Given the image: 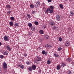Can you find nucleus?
I'll return each mask as SVG.
<instances>
[{"label": "nucleus", "instance_id": "nucleus-8", "mask_svg": "<svg viewBox=\"0 0 74 74\" xmlns=\"http://www.w3.org/2000/svg\"><path fill=\"white\" fill-rule=\"evenodd\" d=\"M44 38L46 40H48V38H49V36L48 35H45L44 36Z\"/></svg>", "mask_w": 74, "mask_h": 74}, {"label": "nucleus", "instance_id": "nucleus-30", "mask_svg": "<svg viewBox=\"0 0 74 74\" xmlns=\"http://www.w3.org/2000/svg\"><path fill=\"white\" fill-rule=\"evenodd\" d=\"M60 8H63V6L62 4H61L60 5Z\"/></svg>", "mask_w": 74, "mask_h": 74}, {"label": "nucleus", "instance_id": "nucleus-50", "mask_svg": "<svg viewBox=\"0 0 74 74\" xmlns=\"http://www.w3.org/2000/svg\"><path fill=\"white\" fill-rule=\"evenodd\" d=\"M68 30H71V28H70V27H69L68 28Z\"/></svg>", "mask_w": 74, "mask_h": 74}, {"label": "nucleus", "instance_id": "nucleus-1", "mask_svg": "<svg viewBox=\"0 0 74 74\" xmlns=\"http://www.w3.org/2000/svg\"><path fill=\"white\" fill-rule=\"evenodd\" d=\"M41 58L39 56H37L36 60H35V63H38V62H40L41 61Z\"/></svg>", "mask_w": 74, "mask_h": 74}, {"label": "nucleus", "instance_id": "nucleus-25", "mask_svg": "<svg viewBox=\"0 0 74 74\" xmlns=\"http://www.w3.org/2000/svg\"><path fill=\"white\" fill-rule=\"evenodd\" d=\"M50 8L51 9V10H53V8H54V7H53V6L51 5L50 6Z\"/></svg>", "mask_w": 74, "mask_h": 74}, {"label": "nucleus", "instance_id": "nucleus-23", "mask_svg": "<svg viewBox=\"0 0 74 74\" xmlns=\"http://www.w3.org/2000/svg\"><path fill=\"white\" fill-rule=\"evenodd\" d=\"M56 69L57 70H60V67L59 66H57L56 67Z\"/></svg>", "mask_w": 74, "mask_h": 74}, {"label": "nucleus", "instance_id": "nucleus-51", "mask_svg": "<svg viewBox=\"0 0 74 74\" xmlns=\"http://www.w3.org/2000/svg\"><path fill=\"white\" fill-rule=\"evenodd\" d=\"M21 65H20V64H18V67H21Z\"/></svg>", "mask_w": 74, "mask_h": 74}, {"label": "nucleus", "instance_id": "nucleus-12", "mask_svg": "<svg viewBox=\"0 0 74 74\" xmlns=\"http://www.w3.org/2000/svg\"><path fill=\"white\" fill-rule=\"evenodd\" d=\"M69 45H70V43L69 42H66L65 44V46L66 47H68V46H69Z\"/></svg>", "mask_w": 74, "mask_h": 74}, {"label": "nucleus", "instance_id": "nucleus-35", "mask_svg": "<svg viewBox=\"0 0 74 74\" xmlns=\"http://www.w3.org/2000/svg\"><path fill=\"white\" fill-rule=\"evenodd\" d=\"M59 41H62V38H61V37L59 38Z\"/></svg>", "mask_w": 74, "mask_h": 74}, {"label": "nucleus", "instance_id": "nucleus-52", "mask_svg": "<svg viewBox=\"0 0 74 74\" xmlns=\"http://www.w3.org/2000/svg\"><path fill=\"white\" fill-rule=\"evenodd\" d=\"M2 44V43H1V42H0V46H1Z\"/></svg>", "mask_w": 74, "mask_h": 74}, {"label": "nucleus", "instance_id": "nucleus-11", "mask_svg": "<svg viewBox=\"0 0 74 74\" xmlns=\"http://www.w3.org/2000/svg\"><path fill=\"white\" fill-rule=\"evenodd\" d=\"M64 66H66V64L64 63L63 62H62L61 64V67H64Z\"/></svg>", "mask_w": 74, "mask_h": 74}, {"label": "nucleus", "instance_id": "nucleus-2", "mask_svg": "<svg viewBox=\"0 0 74 74\" xmlns=\"http://www.w3.org/2000/svg\"><path fill=\"white\" fill-rule=\"evenodd\" d=\"M3 39L5 41H9V38H8V36H5L3 37Z\"/></svg>", "mask_w": 74, "mask_h": 74}, {"label": "nucleus", "instance_id": "nucleus-24", "mask_svg": "<svg viewBox=\"0 0 74 74\" xmlns=\"http://www.w3.org/2000/svg\"><path fill=\"white\" fill-rule=\"evenodd\" d=\"M50 10H51V8H48L47 9V10L46 11L47 12H48L50 11Z\"/></svg>", "mask_w": 74, "mask_h": 74}, {"label": "nucleus", "instance_id": "nucleus-5", "mask_svg": "<svg viewBox=\"0 0 74 74\" xmlns=\"http://www.w3.org/2000/svg\"><path fill=\"white\" fill-rule=\"evenodd\" d=\"M3 67L4 68H7V63H3Z\"/></svg>", "mask_w": 74, "mask_h": 74}, {"label": "nucleus", "instance_id": "nucleus-41", "mask_svg": "<svg viewBox=\"0 0 74 74\" xmlns=\"http://www.w3.org/2000/svg\"><path fill=\"white\" fill-rule=\"evenodd\" d=\"M40 41H42L43 40V38H40Z\"/></svg>", "mask_w": 74, "mask_h": 74}, {"label": "nucleus", "instance_id": "nucleus-22", "mask_svg": "<svg viewBox=\"0 0 74 74\" xmlns=\"http://www.w3.org/2000/svg\"><path fill=\"white\" fill-rule=\"evenodd\" d=\"M34 23L36 25H38V22L37 21H35Z\"/></svg>", "mask_w": 74, "mask_h": 74}, {"label": "nucleus", "instance_id": "nucleus-31", "mask_svg": "<svg viewBox=\"0 0 74 74\" xmlns=\"http://www.w3.org/2000/svg\"><path fill=\"white\" fill-rule=\"evenodd\" d=\"M42 54H43V55H45V51L44 50L42 51Z\"/></svg>", "mask_w": 74, "mask_h": 74}, {"label": "nucleus", "instance_id": "nucleus-39", "mask_svg": "<svg viewBox=\"0 0 74 74\" xmlns=\"http://www.w3.org/2000/svg\"><path fill=\"white\" fill-rule=\"evenodd\" d=\"M42 28L43 29H46V26L45 25H43L42 27Z\"/></svg>", "mask_w": 74, "mask_h": 74}, {"label": "nucleus", "instance_id": "nucleus-32", "mask_svg": "<svg viewBox=\"0 0 74 74\" xmlns=\"http://www.w3.org/2000/svg\"><path fill=\"white\" fill-rule=\"evenodd\" d=\"M58 51H61V50H62V48L61 47H59L58 48Z\"/></svg>", "mask_w": 74, "mask_h": 74}, {"label": "nucleus", "instance_id": "nucleus-10", "mask_svg": "<svg viewBox=\"0 0 74 74\" xmlns=\"http://www.w3.org/2000/svg\"><path fill=\"white\" fill-rule=\"evenodd\" d=\"M6 8L8 9H10L11 8V5L9 4L7 5H6Z\"/></svg>", "mask_w": 74, "mask_h": 74}, {"label": "nucleus", "instance_id": "nucleus-42", "mask_svg": "<svg viewBox=\"0 0 74 74\" xmlns=\"http://www.w3.org/2000/svg\"><path fill=\"white\" fill-rule=\"evenodd\" d=\"M5 55H6L8 54V53L7 52H5L3 53Z\"/></svg>", "mask_w": 74, "mask_h": 74}, {"label": "nucleus", "instance_id": "nucleus-45", "mask_svg": "<svg viewBox=\"0 0 74 74\" xmlns=\"http://www.w3.org/2000/svg\"><path fill=\"white\" fill-rule=\"evenodd\" d=\"M67 73H68L70 74V73H71V71H68Z\"/></svg>", "mask_w": 74, "mask_h": 74}, {"label": "nucleus", "instance_id": "nucleus-37", "mask_svg": "<svg viewBox=\"0 0 74 74\" xmlns=\"http://www.w3.org/2000/svg\"><path fill=\"white\" fill-rule=\"evenodd\" d=\"M19 25V24L18 23H16L14 24L15 26H18Z\"/></svg>", "mask_w": 74, "mask_h": 74}, {"label": "nucleus", "instance_id": "nucleus-28", "mask_svg": "<svg viewBox=\"0 0 74 74\" xmlns=\"http://www.w3.org/2000/svg\"><path fill=\"white\" fill-rule=\"evenodd\" d=\"M54 56H55V57H58V56H59V55L56 53L54 54Z\"/></svg>", "mask_w": 74, "mask_h": 74}, {"label": "nucleus", "instance_id": "nucleus-6", "mask_svg": "<svg viewBox=\"0 0 74 74\" xmlns=\"http://www.w3.org/2000/svg\"><path fill=\"white\" fill-rule=\"evenodd\" d=\"M56 20L57 21L60 20V16L59 15H56Z\"/></svg>", "mask_w": 74, "mask_h": 74}, {"label": "nucleus", "instance_id": "nucleus-34", "mask_svg": "<svg viewBox=\"0 0 74 74\" xmlns=\"http://www.w3.org/2000/svg\"><path fill=\"white\" fill-rule=\"evenodd\" d=\"M53 12V10H50L49 13H50V14H52V13Z\"/></svg>", "mask_w": 74, "mask_h": 74}, {"label": "nucleus", "instance_id": "nucleus-36", "mask_svg": "<svg viewBox=\"0 0 74 74\" xmlns=\"http://www.w3.org/2000/svg\"><path fill=\"white\" fill-rule=\"evenodd\" d=\"M4 58V56L3 55H1L0 56V58L2 59Z\"/></svg>", "mask_w": 74, "mask_h": 74}, {"label": "nucleus", "instance_id": "nucleus-19", "mask_svg": "<svg viewBox=\"0 0 74 74\" xmlns=\"http://www.w3.org/2000/svg\"><path fill=\"white\" fill-rule=\"evenodd\" d=\"M9 25L11 26H13V22H12V21L10 22L9 23Z\"/></svg>", "mask_w": 74, "mask_h": 74}, {"label": "nucleus", "instance_id": "nucleus-3", "mask_svg": "<svg viewBox=\"0 0 74 74\" xmlns=\"http://www.w3.org/2000/svg\"><path fill=\"white\" fill-rule=\"evenodd\" d=\"M66 60L68 63H70L72 61V59L71 58H68L66 59Z\"/></svg>", "mask_w": 74, "mask_h": 74}, {"label": "nucleus", "instance_id": "nucleus-38", "mask_svg": "<svg viewBox=\"0 0 74 74\" xmlns=\"http://www.w3.org/2000/svg\"><path fill=\"white\" fill-rule=\"evenodd\" d=\"M53 30H56V27L55 26L53 27Z\"/></svg>", "mask_w": 74, "mask_h": 74}, {"label": "nucleus", "instance_id": "nucleus-46", "mask_svg": "<svg viewBox=\"0 0 74 74\" xmlns=\"http://www.w3.org/2000/svg\"><path fill=\"white\" fill-rule=\"evenodd\" d=\"M27 54H25L24 55V56H25V57H26V56H27Z\"/></svg>", "mask_w": 74, "mask_h": 74}, {"label": "nucleus", "instance_id": "nucleus-53", "mask_svg": "<svg viewBox=\"0 0 74 74\" xmlns=\"http://www.w3.org/2000/svg\"><path fill=\"white\" fill-rule=\"evenodd\" d=\"M42 4H43V5H44V4H45L44 3H43Z\"/></svg>", "mask_w": 74, "mask_h": 74}, {"label": "nucleus", "instance_id": "nucleus-48", "mask_svg": "<svg viewBox=\"0 0 74 74\" xmlns=\"http://www.w3.org/2000/svg\"><path fill=\"white\" fill-rule=\"evenodd\" d=\"M48 0V2H49V3H51V1H52V0Z\"/></svg>", "mask_w": 74, "mask_h": 74}, {"label": "nucleus", "instance_id": "nucleus-43", "mask_svg": "<svg viewBox=\"0 0 74 74\" xmlns=\"http://www.w3.org/2000/svg\"><path fill=\"white\" fill-rule=\"evenodd\" d=\"M11 12L10 11H9L7 12L8 14H11Z\"/></svg>", "mask_w": 74, "mask_h": 74}, {"label": "nucleus", "instance_id": "nucleus-16", "mask_svg": "<svg viewBox=\"0 0 74 74\" xmlns=\"http://www.w3.org/2000/svg\"><path fill=\"white\" fill-rule=\"evenodd\" d=\"M36 4L37 5H40V2L39 1H37L36 2Z\"/></svg>", "mask_w": 74, "mask_h": 74}, {"label": "nucleus", "instance_id": "nucleus-49", "mask_svg": "<svg viewBox=\"0 0 74 74\" xmlns=\"http://www.w3.org/2000/svg\"><path fill=\"white\" fill-rule=\"evenodd\" d=\"M41 69H39L38 71V73H41Z\"/></svg>", "mask_w": 74, "mask_h": 74}, {"label": "nucleus", "instance_id": "nucleus-47", "mask_svg": "<svg viewBox=\"0 0 74 74\" xmlns=\"http://www.w3.org/2000/svg\"><path fill=\"white\" fill-rule=\"evenodd\" d=\"M35 6L36 8H37V7H38V5H35Z\"/></svg>", "mask_w": 74, "mask_h": 74}, {"label": "nucleus", "instance_id": "nucleus-21", "mask_svg": "<svg viewBox=\"0 0 74 74\" xmlns=\"http://www.w3.org/2000/svg\"><path fill=\"white\" fill-rule=\"evenodd\" d=\"M31 29L32 31H34V30H35V27H31Z\"/></svg>", "mask_w": 74, "mask_h": 74}, {"label": "nucleus", "instance_id": "nucleus-33", "mask_svg": "<svg viewBox=\"0 0 74 74\" xmlns=\"http://www.w3.org/2000/svg\"><path fill=\"white\" fill-rule=\"evenodd\" d=\"M10 19L12 21H14V17H11L10 18Z\"/></svg>", "mask_w": 74, "mask_h": 74}, {"label": "nucleus", "instance_id": "nucleus-44", "mask_svg": "<svg viewBox=\"0 0 74 74\" xmlns=\"http://www.w3.org/2000/svg\"><path fill=\"white\" fill-rule=\"evenodd\" d=\"M32 14H35V11H33L32 12Z\"/></svg>", "mask_w": 74, "mask_h": 74}, {"label": "nucleus", "instance_id": "nucleus-20", "mask_svg": "<svg viewBox=\"0 0 74 74\" xmlns=\"http://www.w3.org/2000/svg\"><path fill=\"white\" fill-rule=\"evenodd\" d=\"M39 33L40 34H44V31L42 30H40L39 31Z\"/></svg>", "mask_w": 74, "mask_h": 74}, {"label": "nucleus", "instance_id": "nucleus-4", "mask_svg": "<svg viewBox=\"0 0 74 74\" xmlns=\"http://www.w3.org/2000/svg\"><path fill=\"white\" fill-rule=\"evenodd\" d=\"M6 49L8 50L9 51H11V49L9 46H6Z\"/></svg>", "mask_w": 74, "mask_h": 74}, {"label": "nucleus", "instance_id": "nucleus-13", "mask_svg": "<svg viewBox=\"0 0 74 74\" xmlns=\"http://www.w3.org/2000/svg\"><path fill=\"white\" fill-rule=\"evenodd\" d=\"M45 47L47 48H51L52 47V46L51 45H48L47 44L45 45Z\"/></svg>", "mask_w": 74, "mask_h": 74}, {"label": "nucleus", "instance_id": "nucleus-17", "mask_svg": "<svg viewBox=\"0 0 74 74\" xmlns=\"http://www.w3.org/2000/svg\"><path fill=\"white\" fill-rule=\"evenodd\" d=\"M28 25L29 27H32V23H29L28 24Z\"/></svg>", "mask_w": 74, "mask_h": 74}, {"label": "nucleus", "instance_id": "nucleus-7", "mask_svg": "<svg viewBox=\"0 0 74 74\" xmlns=\"http://www.w3.org/2000/svg\"><path fill=\"white\" fill-rule=\"evenodd\" d=\"M49 25H50L51 26H54V25H55V23L53 22L50 21L49 22Z\"/></svg>", "mask_w": 74, "mask_h": 74}, {"label": "nucleus", "instance_id": "nucleus-15", "mask_svg": "<svg viewBox=\"0 0 74 74\" xmlns=\"http://www.w3.org/2000/svg\"><path fill=\"white\" fill-rule=\"evenodd\" d=\"M30 7L31 8H34V6L33 4H32L30 5Z\"/></svg>", "mask_w": 74, "mask_h": 74}, {"label": "nucleus", "instance_id": "nucleus-14", "mask_svg": "<svg viewBox=\"0 0 74 74\" xmlns=\"http://www.w3.org/2000/svg\"><path fill=\"white\" fill-rule=\"evenodd\" d=\"M28 69L29 71H32V68L31 67H29L28 68Z\"/></svg>", "mask_w": 74, "mask_h": 74}, {"label": "nucleus", "instance_id": "nucleus-29", "mask_svg": "<svg viewBox=\"0 0 74 74\" xmlns=\"http://www.w3.org/2000/svg\"><path fill=\"white\" fill-rule=\"evenodd\" d=\"M20 67L21 69H23L25 68V66L23 65H22L20 66Z\"/></svg>", "mask_w": 74, "mask_h": 74}, {"label": "nucleus", "instance_id": "nucleus-27", "mask_svg": "<svg viewBox=\"0 0 74 74\" xmlns=\"http://www.w3.org/2000/svg\"><path fill=\"white\" fill-rule=\"evenodd\" d=\"M27 17L28 18H30V15L29 14H27Z\"/></svg>", "mask_w": 74, "mask_h": 74}, {"label": "nucleus", "instance_id": "nucleus-18", "mask_svg": "<svg viewBox=\"0 0 74 74\" xmlns=\"http://www.w3.org/2000/svg\"><path fill=\"white\" fill-rule=\"evenodd\" d=\"M74 15V12L73 11H71L70 13V15L71 16H73Z\"/></svg>", "mask_w": 74, "mask_h": 74}, {"label": "nucleus", "instance_id": "nucleus-26", "mask_svg": "<svg viewBox=\"0 0 74 74\" xmlns=\"http://www.w3.org/2000/svg\"><path fill=\"white\" fill-rule=\"evenodd\" d=\"M47 64H51V61L48 60L47 62Z\"/></svg>", "mask_w": 74, "mask_h": 74}, {"label": "nucleus", "instance_id": "nucleus-9", "mask_svg": "<svg viewBox=\"0 0 74 74\" xmlns=\"http://www.w3.org/2000/svg\"><path fill=\"white\" fill-rule=\"evenodd\" d=\"M32 67L33 70H36V66L34 65H32Z\"/></svg>", "mask_w": 74, "mask_h": 74}, {"label": "nucleus", "instance_id": "nucleus-40", "mask_svg": "<svg viewBox=\"0 0 74 74\" xmlns=\"http://www.w3.org/2000/svg\"><path fill=\"white\" fill-rule=\"evenodd\" d=\"M26 64H28V65H29V64H30V62H26Z\"/></svg>", "mask_w": 74, "mask_h": 74}]
</instances>
